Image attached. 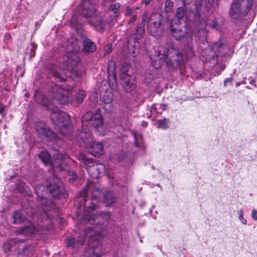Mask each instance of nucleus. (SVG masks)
Wrapping results in <instances>:
<instances>
[{
    "mask_svg": "<svg viewBox=\"0 0 257 257\" xmlns=\"http://www.w3.org/2000/svg\"><path fill=\"white\" fill-rule=\"evenodd\" d=\"M97 206L94 203H90V205L87 207V210L82 214L81 223L85 224H90L93 226L94 234L90 235L88 240V245L89 247V254L87 257H101L103 252L100 251L101 245L100 239L102 234L99 231L101 229L99 221H101L102 223L106 225L109 223L111 220V214L109 212H99L97 214H93L92 211L96 210Z\"/></svg>",
    "mask_w": 257,
    "mask_h": 257,
    "instance_id": "nucleus-1",
    "label": "nucleus"
},
{
    "mask_svg": "<svg viewBox=\"0 0 257 257\" xmlns=\"http://www.w3.org/2000/svg\"><path fill=\"white\" fill-rule=\"evenodd\" d=\"M150 57L152 65L156 69L160 68L165 61L168 69L172 71L181 70L185 64L183 54L171 41L160 46L155 54Z\"/></svg>",
    "mask_w": 257,
    "mask_h": 257,
    "instance_id": "nucleus-2",
    "label": "nucleus"
},
{
    "mask_svg": "<svg viewBox=\"0 0 257 257\" xmlns=\"http://www.w3.org/2000/svg\"><path fill=\"white\" fill-rule=\"evenodd\" d=\"M35 100L45 106L51 112L50 118L53 123L60 127V133L62 135L68 136L71 132V126L69 124V115L58 107H54L50 100L43 94L38 92L34 95Z\"/></svg>",
    "mask_w": 257,
    "mask_h": 257,
    "instance_id": "nucleus-3",
    "label": "nucleus"
},
{
    "mask_svg": "<svg viewBox=\"0 0 257 257\" xmlns=\"http://www.w3.org/2000/svg\"><path fill=\"white\" fill-rule=\"evenodd\" d=\"M94 0H83L79 6L81 15L97 31L102 33L105 24L101 17L96 13Z\"/></svg>",
    "mask_w": 257,
    "mask_h": 257,
    "instance_id": "nucleus-4",
    "label": "nucleus"
},
{
    "mask_svg": "<svg viewBox=\"0 0 257 257\" xmlns=\"http://www.w3.org/2000/svg\"><path fill=\"white\" fill-rule=\"evenodd\" d=\"M77 144L82 148L88 149V152L94 157H99L104 153L103 144L93 140L92 134L89 131H78L75 136Z\"/></svg>",
    "mask_w": 257,
    "mask_h": 257,
    "instance_id": "nucleus-5",
    "label": "nucleus"
},
{
    "mask_svg": "<svg viewBox=\"0 0 257 257\" xmlns=\"http://www.w3.org/2000/svg\"><path fill=\"white\" fill-rule=\"evenodd\" d=\"M254 0H233L230 5L228 14L234 20H241L250 11Z\"/></svg>",
    "mask_w": 257,
    "mask_h": 257,
    "instance_id": "nucleus-6",
    "label": "nucleus"
},
{
    "mask_svg": "<svg viewBox=\"0 0 257 257\" xmlns=\"http://www.w3.org/2000/svg\"><path fill=\"white\" fill-rule=\"evenodd\" d=\"M206 20L201 17L199 14L195 15V29L191 31V35L198 39V43L203 45H207V31Z\"/></svg>",
    "mask_w": 257,
    "mask_h": 257,
    "instance_id": "nucleus-7",
    "label": "nucleus"
},
{
    "mask_svg": "<svg viewBox=\"0 0 257 257\" xmlns=\"http://www.w3.org/2000/svg\"><path fill=\"white\" fill-rule=\"evenodd\" d=\"M77 158L81 163L87 166L86 170L91 177L97 178L105 174L106 167L104 164H94L92 159L87 158L82 153L79 154Z\"/></svg>",
    "mask_w": 257,
    "mask_h": 257,
    "instance_id": "nucleus-8",
    "label": "nucleus"
},
{
    "mask_svg": "<svg viewBox=\"0 0 257 257\" xmlns=\"http://www.w3.org/2000/svg\"><path fill=\"white\" fill-rule=\"evenodd\" d=\"M46 188L54 198H58L61 196H63L65 198L68 197L64 185L55 175L48 178Z\"/></svg>",
    "mask_w": 257,
    "mask_h": 257,
    "instance_id": "nucleus-9",
    "label": "nucleus"
},
{
    "mask_svg": "<svg viewBox=\"0 0 257 257\" xmlns=\"http://www.w3.org/2000/svg\"><path fill=\"white\" fill-rule=\"evenodd\" d=\"M79 49V47L76 42L68 43L67 45L65 62V65L68 67L73 69L80 62V58L78 55Z\"/></svg>",
    "mask_w": 257,
    "mask_h": 257,
    "instance_id": "nucleus-10",
    "label": "nucleus"
},
{
    "mask_svg": "<svg viewBox=\"0 0 257 257\" xmlns=\"http://www.w3.org/2000/svg\"><path fill=\"white\" fill-rule=\"evenodd\" d=\"M82 131L87 130L84 126L91 125L96 130H98L102 126L103 121L101 115L98 112L92 113L91 112H87L83 115L81 119Z\"/></svg>",
    "mask_w": 257,
    "mask_h": 257,
    "instance_id": "nucleus-11",
    "label": "nucleus"
},
{
    "mask_svg": "<svg viewBox=\"0 0 257 257\" xmlns=\"http://www.w3.org/2000/svg\"><path fill=\"white\" fill-rule=\"evenodd\" d=\"M162 16L160 14L155 13L151 15L148 26V32L151 35L157 36L162 33Z\"/></svg>",
    "mask_w": 257,
    "mask_h": 257,
    "instance_id": "nucleus-12",
    "label": "nucleus"
},
{
    "mask_svg": "<svg viewBox=\"0 0 257 257\" xmlns=\"http://www.w3.org/2000/svg\"><path fill=\"white\" fill-rule=\"evenodd\" d=\"M214 51L215 60H214L213 65H216L221 62L220 58L230 56V49L228 44L223 41L219 40L214 43L212 46Z\"/></svg>",
    "mask_w": 257,
    "mask_h": 257,
    "instance_id": "nucleus-13",
    "label": "nucleus"
},
{
    "mask_svg": "<svg viewBox=\"0 0 257 257\" xmlns=\"http://www.w3.org/2000/svg\"><path fill=\"white\" fill-rule=\"evenodd\" d=\"M36 193L38 198L41 203V205L44 206L42 208L43 211L45 215L49 218H50V215L49 214L48 210L49 208H51L50 206L51 201L49 200L46 197L47 190L46 187L42 185H38L35 188Z\"/></svg>",
    "mask_w": 257,
    "mask_h": 257,
    "instance_id": "nucleus-14",
    "label": "nucleus"
},
{
    "mask_svg": "<svg viewBox=\"0 0 257 257\" xmlns=\"http://www.w3.org/2000/svg\"><path fill=\"white\" fill-rule=\"evenodd\" d=\"M35 128L40 136L47 138L49 140L56 141L59 139L58 135L50 130L43 122H37L35 125Z\"/></svg>",
    "mask_w": 257,
    "mask_h": 257,
    "instance_id": "nucleus-15",
    "label": "nucleus"
},
{
    "mask_svg": "<svg viewBox=\"0 0 257 257\" xmlns=\"http://www.w3.org/2000/svg\"><path fill=\"white\" fill-rule=\"evenodd\" d=\"M52 99L57 100L62 105L67 104L72 100L71 91L61 87H56L53 89Z\"/></svg>",
    "mask_w": 257,
    "mask_h": 257,
    "instance_id": "nucleus-16",
    "label": "nucleus"
},
{
    "mask_svg": "<svg viewBox=\"0 0 257 257\" xmlns=\"http://www.w3.org/2000/svg\"><path fill=\"white\" fill-rule=\"evenodd\" d=\"M121 85L127 93L132 92L136 87V76L134 75L120 74Z\"/></svg>",
    "mask_w": 257,
    "mask_h": 257,
    "instance_id": "nucleus-17",
    "label": "nucleus"
},
{
    "mask_svg": "<svg viewBox=\"0 0 257 257\" xmlns=\"http://www.w3.org/2000/svg\"><path fill=\"white\" fill-rule=\"evenodd\" d=\"M170 30L171 36L176 40H181L184 38H187V24L185 22L183 29L180 26H177L174 27L172 24L170 26Z\"/></svg>",
    "mask_w": 257,
    "mask_h": 257,
    "instance_id": "nucleus-18",
    "label": "nucleus"
},
{
    "mask_svg": "<svg viewBox=\"0 0 257 257\" xmlns=\"http://www.w3.org/2000/svg\"><path fill=\"white\" fill-rule=\"evenodd\" d=\"M192 36H188L184 43L183 51L187 59L192 58L195 55Z\"/></svg>",
    "mask_w": 257,
    "mask_h": 257,
    "instance_id": "nucleus-19",
    "label": "nucleus"
},
{
    "mask_svg": "<svg viewBox=\"0 0 257 257\" xmlns=\"http://www.w3.org/2000/svg\"><path fill=\"white\" fill-rule=\"evenodd\" d=\"M67 158V155L66 154H62L59 151H57L54 154L51 167H57L60 170L63 169L66 164L65 160Z\"/></svg>",
    "mask_w": 257,
    "mask_h": 257,
    "instance_id": "nucleus-20",
    "label": "nucleus"
},
{
    "mask_svg": "<svg viewBox=\"0 0 257 257\" xmlns=\"http://www.w3.org/2000/svg\"><path fill=\"white\" fill-rule=\"evenodd\" d=\"M114 70V63L113 61H110L108 64V83L110 86L113 88L117 86L116 77Z\"/></svg>",
    "mask_w": 257,
    "mask_h": 257,
    "instance_id": "nucleus-21",
    "label": "nucleus"
},
{
    "mask_svg": "<svg viewBox=\"0 0 257 257\" xmlns=\"http://www.w3.org/2000/svg\"><path fill=\"white\" fill-rule=\"evenodd\" d=\"M82 41L84 52L89 53L93 52L96 50V46L94 43L85 36L82 37Z\"/></svg>",
    "mask_w": 257,
    "mask_h": 257,
    "instance_id": "nucleus-22",
    "label": "nucleus"
},
{
    "mask_svg": "<svg viewBox=\"0 0 257 257\" xmlns=\"http://www.w3.org/2000/svg\"><path fill=\"white\" fill-rule=\"evenodd\" d=\"M201 55L205 59L206 62L213 61V63L214 60H215L216 58L212 47L203 49L201 51Z\"/></svg>",
    "mask_w": 257,
    "mask_h": 257,
    "instance_id": "nucleus-23",
    "label": "nucleus"
},
{
    "mask_svg": "<svg viewBox=\"0 0 257 257\" xmlns=\"http://www.w3.org/2000/svg\"><path fill=\"white\" fill-rule=\"evenodd\" d=\"M94 230H93V226H87L83 232L82 234H80L78 236L77 240H76V243L77 244L78 246L81 245L86 237L87 235L89 236V238L90 237V235L94 234Z\"/></svg>",
    "mask_w": 257,
    "mask_h": 257,
    "instance_id": "nucleus-24",
    "label": "nucleus"
},
{
    "mask_svg": "<svg viewBox=\"0 0 257 257\" xmlns=\"http://www.w3.org/2000/svg\"><path fill=\"white\" fill-rule=\"evenodd\" d=\"M36 230L34 225L30 223L28 225L22 226L18 228L16 233L19 234H23L26 236H29L32 234Z\"/></svg>",
    "mask_w": 257,
    "mask_h": 257,
    "instance_id": "nucleus-25",
    "label": "nucleus"
},
{
    "mask_svg": "<svg viewBox=\"0 0 257 257\" xmlns=\"http://www.w3.org/2000/svg\"><path fill=\"white\" fill-rule=\"evenodd\" d=\"M115 198L112 192L108 191L104 193L102 197V200L101 202L103 203L106 206L111 205L115 201Z\"/></svg>",
    "mask_w": 257,
    "mask_h": 257,
    "instance_id": "nucleus-26",
    "label": "nucleus"
},
{
    "mask_svg": "<svg viewBox=\"0 0 257 257\" xmlns=\"http://www.w3.org/2000/svg\"><path fill=\"white\" fill-rule=\"evenodd\" d=\"M39 158L46 166L52 167L53 160L50 155L47 151H42L39 155Z\"/></svg>",
    "mask_w": 257,
    "mask_h": 257,
    "instance_id": "nucleus-27",
    "label": "nucleus"
},
{
    "mask_svg": "<svg viewBox=\"0 0 257 257\" xmlns=\"http://www.w3.org/2000/svg\"><path fill=\"white\" fill-rule=\"evenodd\" d=\"M104 194V192L101 191L97 187H93L91 193V200L92 201H95L96 202H101L102 200V197Z\"/></svg>",
    "mask_w": 257,
    "mask_h": 257,
    "instance_id": "nucleus-28",
    "label": "nucleus"
},
{
    "mask_svg": "<svg viewBox=\"0 0 257 257\" xmlns=\"http://www.w3.org/2000/svg\"><path fill=\"white\" fill-rule=\"evenodd\" d=\"M13 222L15 224H21L25 221L26 219L25 216L21 211H15L13 215Z\"/></svg>",
    "mask_w": 257,
    "mask_h": 257,
    "instance_id": "nucleus-29",
    "label": "nucleus"
},
{
    "mask_svg": "<svg viewBox=\"0 0 257 257\" xmlns=\"http://www.w3.org/2000/svg\"><path fill=\"white\" fill-rule=\"evenodd\" d=\"M99 94L100 98L104 103H110L112 100V94L110 91H102L99 90Z\"/></svg>",
    "mask_w": 257,
    "mask_h": 257,
    "instance_id": "nucleus-30",
    "label": "nucleus"
},
{
    "mask_svg": "<svg viewBox=\"0 0 257 257\" xmlns=\"http://www.w3.org/2000/svg\"><path fill=\"white\" fill-rule=\"evenodd\" d=\"M145 21L144 18H142V23H141L136 29V37L139 39L142 38L145 35V24L143 22Z\"/></svg>",
    "mask_w": 257,
    "mask_h": 257,
    "instance_id": "nucleus-31",
    "label": "nucleus"
},
{
    "mask_svg": "<svg viewBox=\"0 0 257 257\" xmlns=\"http://www.w3.org/2000/svg\"><path fill=\"white\" fill-rule=\"evenodd\" d=\"M120 5L118 3L111 4L108 8V12L118 16L120 13Z\"/></svg>",
    "mask_w": 257,
    "mask_h": 257,
    "instance_id": "nucleus-32",
    "label": "nucleus"
},
{
    "mask_svg": "<svg viewBox=\"0 0 257 257\" xmlns=\"http://www.w3.org/2000/svg\"><path fill=\"white\" fill-rule=\"evenodd\" d=\"M125 75H134L133 73L131 66L127 63H123L121 68V74Z\"/></svg>",
    "mask_w": 257,
    "mask_h": 257,
    "instance_id": "nucleus-33",
    "label": "nucleus"
},
{
    "mask_svg": "<svg viewBox=\"0 0 257 257\" xmlns=\"http://www.w3.org/2000/svg\"><path fill=\"white\" fill-rule=\"evenodd\" d=\"M64 243L68 248L73 249L78 246L76 241L72 237H69L64 240Z\"/></svg>",
    "mask_w": 257,
    "mask_h": 257,
    "instance_id": "nucleus-34",
    "label": "nucleus"
},
{
    "mask_svg": "<svg viewBox=\"0 0 257 257\" xmlns=\"http://www.w3.org/2000/svg\"><path fill=\"white\" fill-rule=\"evenodd\" d=\"M169 119L167 118H164L162 119H159L157 121V125L159 128L162 129H167L169 128Z\"/></svg>",
    "mask_w": 257,
    "mask_h": 257,
    "instance_id": "nucleus-35",
    "label": "nucleus"
},
{
    "mask_svg": "<svg viewBox=\"0 0 257 257\" xmlns=\"http://www.w3.org/2000/svg\"><path fill=\"white\" fill-rule=\"evenodd\" d=\"M85 96L86 94L85 92L82 90H80L75 96V101L78 103H81Z\"/></svg>",
    "mask_w": 257,
    "mask_h": 257,
    "instance_id": "nucleus-36",
    "label": "nucleus"
},
{
    "mask_svg": "<svg viewBox=\"0 0 257 257\" xmlns=\"http://www.w3.org/2000/svg\"><path fill=\"white\" fill-rule=\"evenodd\" d=\"M118 16L116 15L111 14L109 16V19L106 20V23L109 27H111L116 21Z\"/></svg>",
    "mask_w": 257,
    "mask_h": 257,
    "instance_id": "nucleus-37",
    "label": "nucleus"
},
{
    "mask_svg": "<svg viewBox=\"0 0 257 257\" xmlns=\"http://www.w3.org/2000/svg\"><path fill=\"white\" fill-rule=\"evenodd\" d=\"M174 6V3L171 0H166L165 2L164 11L167 13L170 12Z\"/></svg>",
    "mask_w": 257,
    "mask_h": 257,
    "instance_id": "nucleus-38",
    "label": "nucleus"
},
{
    "mask_svg": "<svg viewBox=\"0 0 257 257\" xmlns=\"http://www.w3.org/2000/svg\"><path fill=\"white\" fill-rule=\"evenodd\" d=\"M185 16L184 9L182 7L177 8L176 10V16L178 20L182 19Z\"/></svg>",
    "mask_w": 257,
    "mask_h": 257,
    "instance_id": "nucleus-39",
    "label": "nucleus"
},
{
    "mask_svg": "<svg viewBox=\"0 0 257 257\" xmlns=\"http://www.w3.org/2000/svg\"><path fill=\"white\" fill-rule=\"evenodd\" d=\"M54 76L55 77L56 80L59 82L65 81L66 78L64 76H62L59 72H53Z\"/></svg>",
    "mask_w": 257,
    "mask_h": 257,
    "instance_id": "nucleus-40",
    "label": "nucleus"
},
{
    "mask_svg": "<svg viewBox=\"0 0 257 257\" xmlns=\"http://www.w3.org/2000/svg\"><path fill=\"white\" fill-rule=\"evenodd\" d=\"M68 175L70 177L72 176H74V178H69V182L70 183H73L77 178V175L73 171L70 170L68 172Z\"/></svg>",
    "mask_w": 257,
    "mask_h": 257,
    "instance_id": "nucleus-41",
    "label": "nucleus"
},
{
    "mask_svg": "<svg viewBox=\"0 0 257 257\" xmlns=\"http://www.w3.org/2000/svg\"><path fill=\"white\" fill-rule=\"evenodd\" d=\"M239 216L238 218L241 220L243 224H246V220L243 218L244 213L242 210H239L238 211Z\"/></svg>",
    "mask_w": 257,
    "mask_h": 257,
    "instance_id": "nucleus-42",
    "label": "nucleus"
},
{
    "mask_svg": "<svg viewBox=\"0 0 257 257\" xmlns=\"http://www.w3.org/2000/svg\"><path fill=\"white\" fill-rule=\"evenodd\" d=\"M32 248L30 246L29 247L27 246H26L25 247H24L23 249V252L25 254L27 252V251H28L29 255L30 257H31V255H32Z\"/></svg>",
    "mask_w": 257,
    "mask_h": 257,
    "instance_id": "nucleus-43",
    "label": "nucleus"
},
{
    "mask_svg": "<svg viewBox=\"0 0 257 257\" xmlns=\"http://www.w3.org/2000/svg\"><path fill=\"white\" fill-rule=\"evenodd\" d=\"M217 26V22L215 19L212 20V22L209 24V27L212 29L216 28Z\"/></svg>",
    "mask_w": 257,
    "mask_h": 257,
    "instance_id": "nucleus-44",
    "label": "nucleus"
},
{
    "mask_svg": "<svg viewBox=\"0 0 257 257\" xmlns=\"http://www.w3.org/2000/svg\"><path fill=\"white\" fill-rule=\"evenodd\" d=\"M251 217L255 220H257V210H252L251 211Z\"/></svg>",
    "mask_w": 257,
    "mask_h": 257,
    "instance_id": "nucleus-45",
    "label": "nucleus"
},
{
    "mask_svg": "<svg viewBox=\"0 0 257 257\" xmlns=\"http://www.w3.org/2000/svg\"><path fill=\"white\" fill-rule=\"evenodd\" d=\"M136 20V16L135 15H133L132 16H130V20L128 21V24H130L134 23Z\"/></svg>",
    "mask_w": 257,
    "mask_h": 257,
    "instance_id": "nucleus-46",
    "label": "nucleus"
},
{
    "mask_svg": "<svg viewBox=\"0 0 257 257\" xmlns=\"http://www.w3.org/2000/svg\"><path fill=\"white\" fill-rule=\"evenodd\" d=\"M137 137H138L137 135L136 134H135V144L136 146L138 147V146H140L141 145V141H140L137 138Z\"/></svg>",
    "mask_w": 257,
    "mask_h": 257,
    "instance_id": "nucleus-47",
    "label": "nucleus"
},
{
    "mask_svg": "<svg viewBox=\"0 0 257 257\" xmlns=\"http://www.w3.org/2000/svg\"><path fill=\"white\" fill-rule=\"evenodd\" d=\"M233 81V78L230 77L225 79L224 81V85L225 86L227 85L228 82L231 83Z\"/></svg>",
    "mask_w": 257,
    "mask_h": 257,
    "instance_id": "nucleus-48",
    "label": "nucleus"
},
{
    "mask_svg": "<svg viewBox=\"0 0 257 257\" xmlns=\"http://www.w3.org/2000/svg\"><path fill=\"white\" fill-rule=\"evenodd\" d=\"M113 257H124L121 252L117 251L114 252Z\"/></svg>",
    "mask_w": 257,
    "mask_h": 257,
    "instance_id": "nucleus-49",
    "label": "nucleus"
},
{
    "mask_svg": "<svg viewBox=\"0 0 257 257\" xmlns=\"http://www.w3.org/2000/svg\"><path fill=\"white\" fill-rule=\"evenodd\" d=\"M111 48L110 46H108L105 49V53L104 54L107 55L109 53L111 52Z\"/></svg>",
    "mask_w": 257,
    "mask_h": 257,
    "instance_id": "nucleus-50",
    "label": "nucleus"
},
{
    "mask_svg": "<svg viewBox=\"0 0 257 257\" xmlns=\"http://www.w3.org/2000/svg\"><path fill=\"white\" fill-rule=\"evenodd\" d=\"M126 13V15L128 16H132L133 15H135L134 13H133V10L131 8L127 9Z\"/></svg>",
    "mask_w": 257,
    "mask_h": 257,
    "instance_id": "nucleus-51",
    "label": "nucleus"
},
{
    "mask_svg": "<svg viewBox=\"0 0 257 257\" xmlns=\"http://www.w3.org/2000/svg\"><path fill=\"white\" fill-rule=\"evenodd\" d=\"M4 39L5 40H10L12 39V36L10 34L7 33L5 35Z\"/></svg>",
    "mask_w": 257,
    "mask_h": 257,
    "instance_id": "nucleus-52",
    "label": "nucleus"
},
{
    "mask_svg": "<svg viewBox=\"0 0 257 257\" xmlns=\"http://www.w3.org/2000/svg\"><path fill=\"white\" fill-rule=\"evenodd\" d=\"M4 110H5V107H4V106H1L0 107V113L3 114Z\"/></svg>",
    "mask_w": 257,
    "mask_h": 257,
    "instance_id": "nucleus-53",
    "label": "nucleus"
},
{
    "mask_svg": "<svg viewBox=\"0 0 257 257\" xmlns=\"http://www.w3.org/2000/svg\"><path fill=\"white\" fill-rule=\"evenodd\" d=\"M82 199L84 200H85V198L86 197L87 195L86 194V193H85V191H83L82 192Z\"/></svg>",
    "mask_w": 257,
    "mask_h": 257,
    "instance_id": "nucleus-54",
    "label": "nucleus"
},
{
    "mask_svg": "<svg viewBox=\"0 0 257 257\" xmlns=\"http://www.w3.org/2000/svg\"><path fill=\"white\" fill-rule=\"evenodd\" d=\"M35 55V52H31L30 56L34 57Z\"/></svg>",
    "mask_w": 257,
    "mask_h": 257,
    "instance_id": "nucleus-55",
    "label": "nucleus"
},
{
    "mask_svg": "<svg viewBox=\"0 0 257 257\" xmlns=\"http://www.w3.org/2000/svg\"><path fill=\"white\" fill-rule=\"evenodd\" d=\"M35 49V47L34 45H32V48L31 49V52H34V49Z\"/></svg>",
    "mask_w": 257,
    "mask_h": 257,
    "instance_id": "nucleus-56",
    "label": "nucleus"
},
{
    "mask_svg": "<svg viewBox=\"0 0 257 257\" xmlns=\"http://www.w3.org/2000/svg\"><path fill=\"white\" fill-rule=\"evenodd\" d=\"M151 0H146V5L148 4Z\"/></svg>",
    "mask_w": 257,
    "mask_h": 257,
    "instance_id": "nucleus-57",
    "label": "nucleus"
},
{
    "mask_svg": "<svg viewBox=\"0 0 257 257\" xmlns=\"http://www.w3.org/2000/svg\"><path fill=\"white\" fill-rule=\"evenodd\" d=\"M145 51H146V53H148V52H147V49H145Z\"/></svg>",
    "mask_w": 257,
    "mask_h": 257,
    "instance_id": "nucleus-58",
    "label": "nucleus"
},
{
    "mask_svg": "<svg viewBox=\"0 0 257 257\" xmlns=\"http://www.w3.org/2000/svg\"><path fill=\"white\" fill-rule=\"evenodd\" d=\"M94 95H95L96 96H97V94H95H95H94Z\"/></svg>",
    "mask_w": 257,
    "mask_h": 257,
    "instance_id": "nucleus-59",
    "label": "nucleus"
}]
</instances>
